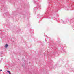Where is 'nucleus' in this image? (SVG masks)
<instances>
[{"mask_svg":"<svg viewBox=\"0 0 74 74\" xmlns=\"http://www.w3.org/2000/svg\"><path fill=\"white\" fill-rule=\"evenodd\" d=\"M8 46V45L7 44H6L5 45V48H7Z\"/></svg>","mask_w":74,"mask_h":74,"instance_id":"1","label":"nucleus"},{"mask_svg":"<svg viewBox=\"0 0 74 74\" xmlns=\"http://www.w3.org/2000/svg\"><path fill=\"white\" fill-rule=\"evenodd\" d=\"M7 72L8 73V74H11V72H10V71H7Z\"/></svg>","mask_w":74,"mask_h":74,"instance_id":"2","label":"nucleus"},{"mask_svg":"<svg viewBox=\"0 0 74 74\" xmlns=\"http://www.w3.org/2000/svg\"><path fill=\"white\" fill-rule=\"evenodd\" d=\"M36 3V2L35 1V2H34V3Z\"/></svg>","mask_w":74,"mask_h":74,"instance_id":"5","label":"nucleus"},{"mask_svg":"<svg viewBox=\"0 0 74 74\" xmlns=\"http://www.w3.org/2000/svg\"><path fill=\"white\" fill-rule=\"evenodd\" d=\"M0 71H2V70H0Z\"/></svg>","mask_w":74,"mask_h":74,"instance_id":"3","label":"nucleus"},{"mask_svg":"<svg viewBox=\"0 0 74 74\" xmlns=\"http://www.w3.org/2000/svg\"><path fill=\"white\" fill-rule=\"evenodd\" d=\"M63 23L64 24V23H64V21L63 22Z\"/></svg>","mask_w":74,"mask_h":74,"instance_id":"4","label":"nucleus"},{"mask_svg":"<svg viewBox=\"0 0 74 74\" xmlns=\"http://www.w3.org/2000/svg\"><path fill=\"white\" fill-rule=\"evenodd\" d=\"M29 63H30V62H29Z\"/></svg>","mask_w":74,"mask_h":74,"instance_id":"7","label":"nucleus"},{"mask_svg":"<svg viewBox=\"0 0 74 74\" xmlns=\"http://www.w3.org/2000/svg\"><path fill=\"white\" fill-rule=\"evenodd\" d=\"M34 10H36V9H35V8H34Z\"/></svg>","mask_w":74,"mask_h":74,"instance_id":"6","label":"nucleus"}]
</instances>
